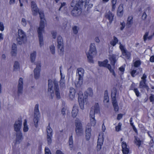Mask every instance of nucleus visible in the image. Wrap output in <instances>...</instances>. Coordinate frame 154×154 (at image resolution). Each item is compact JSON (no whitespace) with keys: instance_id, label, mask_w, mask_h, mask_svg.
<instances>
[{"instance_id":"nucleus-1","label":"nucleus","mask_w":154,"mask_h":154,"mask_svg":"<svg viewBox=\"0 0 154 154\" xmlns=\"http://www.w3.org/2000/svg\"><path fill=\"white\" fill-rule=\"evenodd\" d=\"M85 0H73L71 4V5L74 8L72 11L71 14L74 16L79 15L81 13V7L82 4Z\"/></svg>"},{"instance_id":"nucleus-2","label":"nucleus","mask_w":154,"mask_h":154,"mask_svg":"<svg viewBox=\"0 0 154 154\" xmlns=\"http://www.w3.org/2000/svg\"><path fill=\"white\" fill-rule=\"evenodd\" d=\"M41 19L39 27L38 28V32L40 46L43 45V38L42 33L44 31V15L43 12L42 11H40L38 13Z\"/></svg>"},{"instance_id":"nucleus-3","label":"nucleus","mask_w":154,"mask_h":154,"mask_svg":"<svg viewBox=\"0 0 154 154\" xmlns=\"http://www.w3.org/2000/svg\"><path fill=\"white\" fill-rule=\"evenodd\" d=\"M96 54L97 50L95 43H91L89 51L86 53L87 58L89 62L93 63V57L96 55Z\"/></svg>"},{"instance_id":"nucleus-4","label":"nucleus","mask_w":154,"mask_h":154,"mask_svg":"<svg viewBox=\"0 0 154 154\" xmlns=\"http://www.w3.org/2000/svg\"><path fill=\"white\" fill-rule=\"evenodd\" d=\"M18 36L17 37V41L18 44L21 45L25 43L27 40L25 32L22 29L18 30Z\"/></svg>"},{"instance_id":"nucleus-5","label":"nucleus","mask_w":154,"mask_h":154,"mask_svg":"<svg viewBox=\"0 0 154 154\" xmlns=\"http://www.w3.org/2000/svg\"><path fill=\"white\" fill-rule=\"evenodd\" d=\"M84 70L82 68H79L77 69L76 72V76H78L79 81L75 84V85L77 87H79L82 84L83 76Z\"/></svg>"},{"instance_id":"nucleus-6","label":"nucleus","mask_w":154,"mask_h":154,"mask_svg":"<svg viewBox=\"0 0 154 154\" xmlns=\"http://www.w3.org/2000/svg\"><path fill=\"white\" fill-rule=\"evenodd\" d=\"M57 48L59 54L60 55H63L64 52L63 47V42L62 38L61 36H58L57 38Z\"/></svg>"},{"instance_id":"nucleus-7","label":"nucleus","mask_w":154,"mask_h":154,"mask_svg":"<svg viewBox=\"0 0 154 154\" xmlns=\"http://www.w3.org/2000/svg\"><path fill=\"white\" fill-rule=\"evenodd\" d=\"M38 108L39 104H36L34 107L33 116V121L35 125H37L38 124V122L40 116Z\"/></svg>"},{"instance_id":"nucleus-8","label":"nucleus","mask_w":154,"mask_h":154,"mask_svg":"<svg viewBox=\"0 0 154 154\" xmlns=\"http://www.w3.org/2000/svg\"><path fill=\"white\" fill-rule=\"evenodd\" d=\"M103 133H100L98 136L97 145V149L98 151L100 150L101 149L103 144Z\"/></svg>"},{"instance_id":"nucleus-9","label":"nucleus","mask_w":154,"mask_h":154,"mask_svg":"<svg viewBox=\"0 0 154 154\" xmlns=\"http://www.w3.org/2000/svg\"><path fill=\"white\" fill-rule=\"evenodd\" d=\"M36 67L34 70V78L35 79H38L40 76L41 65L40 62L36 64Z\"/></svg>"},{"instance_id":"nucleus-10","label":"nucleus","mask_w":154,"mask_h":154,"mask_svg":"<svg viewBox=\"0 0 154 154\" xmlns=\"http://www.w3.org/2000/svg\"><path fill=\"white\" fill-rule=\"evenodd\" d=\"M120 44L119 48L122 52V55L125 56L127 59H129L131 56L130 53L120 43Z\"/></svg>"},{"instance_id":"nucleus-11","label":"nucleus","mask_w":154,"mask_h":154,"mask_svg":"<svg viewBox=\"0 0 154 154\" xmlns=\"http://www.w3.org/2000/svg\"><path fill=\"white\" fill-rule=\"evenodd\" d=\"M53 82L55 94L57 98L59 99L60 98V96L58 82L56 80H54Z\"/></svg>"},{"instance_id":"nucleus-12","label":"nucleus","mask_w":154,"mask_h":154,"mask_svg":"<svg viewBox=\"0 0 154 154\" xmlns=\"http://www.w3.org/2000/svg\"><path fill=\"white\" fill-rule=\"evenodd\" d=\"M31 7L32 15L34 16L37 15L40 11L39 10L36 3L33 1L31 2Z\"/></svg>"},{"instance_id":"nucleus-13","label":"nucleus","mask_w":154,"mask_h":154,"mask_svg":"<svg viewBox=\"0 0 154 154\" xmlns=\"http://www.w3.org/2000/svg\"><path fill=\"white\" fill-rule=\"evenodd\" d=\"M100 108L99 104L97 103L93 106L91 109L90 114L95 115V113H97L100 112Z\"/></svg>"},{"instance_id":"nucleus-14","label":"nucleus","mask_w":154,"mask_h":154,"mask_svg":"<svg viewBox=\"0 0 154 154\" xmlns=\"http://www.w3.org/2000/svg\"><path fill=\"white\" fill-rule=\"evenodd\" d=\"M118 58V56L115 54H110L109 56V59L112 65L114 66Z\"/></svg>"},{"instance_id":"nucleus-15","label":"nucleus","mask_w":154,"mask_h":154,"mask_svg":"<svg viewBox=\"0 0 154 154\" xmlns=\"http://www.w3.org/2000/svg\"><path fill=\"white\" fill-rule=\"evenodd\" d=\"M23 79L22 78H20L18 81L17 86V92L19 94H21L23 90Z\"/></svg>"},{"instance_id":"nucleus-16","label":"nucleus","mask_w":154,"mask_h":154,"mask_svg":"<svg viewBox=\"0 0 154 154\" xmlns=\"http://www.w3.org/2000/svg\"><path fill=\"white\" fill-rule=\"evenodd\" d=\"M53 84L51 81H48V93L51 96V98L52 99L54 96V93L53 90H52Z\"/></svg>"},{"instance_id":"nucleus-17","label":"nucleus","mask_w":154,"mask_h":154,"mask_svg":"<svg viewBox=\"0 0 154 154\" xmlns=\"http://www.w3.org/2000/svg\"><path fill=\"white\" fill-rule=\"evenodd\" d=\"M114 16V14L110 11L107 12L105 15V17L109 20L110 23H111L112 21Z\"/></svg>"},{"instance_id":"nucleus-18","label":"nucleus","mask_w":154,"mask_h":154,"mask_svg":"<svg viewBox=\"0 0 154 154\" xmlns=\"http://www.w3.org/2000/svg\"><path fill=\"white\" fill-rule=\"evenodd\" d=\"M75 93L76 91L74 88L72 87H71L69 88V96L70 99L72 100L74 98Z\"/></svg>"},{"instance_id":"nucleus-19","label":"nucleus","mask_w":154,"mask_h":154,"mask_svg":"<svg viewBox=\"0 0 154 154\" xmlns=\"http://www.w3.org/2000/svg\"><path fill=\"white\" fill-rule=\"evenodd\" d=\"M146 80H142L140 81L139 87L140 88H146L147 91H149V88L146 84Z\"/></svg>"},{"instance_id":"nucleus-20","label":"nucleus","mask_w":154,"mask_h":154,"mask_svg":"<svg viewBox=\"0 0 154 154\" xmlns=\"http://www.w3.org/2000/svg\"><path fill=\"white\" fill-rule=\"evenodd\" d=\"M91 129L90 126H88L86 128V139L87 140H89L91 137Z\"/></svg>"},{"instance_id":"nucleus-21","label":"nucleus","mask_w":154,"mask_h":154,"mask_svg":"<svg viewBox=\"0 0 154 154\" xmlns=\"http://www.w3.org/2000/svg\"><path fill=\"white\" fill-rule=\"evenodd\" d=\"M22 134L20 132L16 133V141L17 143H20L22 141Z\"/></svg>"},{"instance_id":"nucleus-22","label":"nucleus","mask_w":154,"mask_h":154,"mask_svg":"<svg viewBox=\"0 0 154 154\" xmlns=\"http://www.w3.org/2000/svg\"><path fill=\"white\" fill-rule=\"evenodd\" d=\"M85 100L84 98L82 97H79L78 98V101L79 103V105L80 106L81 109H84V103Z\"/></svg>"},{"instance_id":"nucleus-23","label":"nucleus","mask_w":154,"mask_h":154,"mask_svg":"<svg viewBox=\"0 0 154 154\" xmlns=\"http://www.w3.org/2000/svg\"><path fill=\"white\" fill-rule=\"evenodd\" d=\"M123 5L122 4H120L119 6L117 12V15L118 16H121L123 14Z\"/></svg>"},{"instance_id":"nucleus-24","label":"nucleus","mask_w":154,"mask_h":154,"mask_svg":"<svg viewBox=\"0 0 154 154\" xmlns=\"http://www.w3.org/2000/svg\"><path fill=\"white\" fill-rule=\"evenodd\" d=\"M75 131L77 134L78 135L80 136L83 134V130L81 126H76Z\"/></svg>"},{"instance_id":"nucleus-25","label":"nucleus","mask_w":154,"mask_h":154,"mask_svg":"<svg viewBox=\"0 0 154 154\" xmlns=\"http://www.w3.org/2000/svg\"><path fill=\"white\" fill-rule=\"evenodd\" d=\"M149 33V32H146L143 36V40L144 42H145L147 39H148L149 40H151L152 38L153 35L148 36Z\"/></svg>"},{"instance_id":"nucleus-26","label":"nucleus","mask_w":154,"mask_h":154,"mask_svg":"<svg viewBox=\"0 0 154 154\" xmlns=\"http://www.w3.org/2000/svg\"><path fill=\"white\" fill-rule=\"evenodd\" d=\"M108 61L107 60H104L103 62H98V64L99 66H103L107 67L108 65H109V64H108Z\"/></svg>"},{"instance_id":"nucleus-27","label":"nucleus","mask_w":154,"mask_h":154,"mask_svg":"<svg viewBox=\"0 0 154 154\" xmlns=\"http://www.w3.org/2000/svg\"><path fill=\"white\" fill-rule=\"evenodd\" d=\"M84 94L85 95L87 96H89L90 97H92L93 95L92 89L91 88H89L85 92Z\"/></svg>"},{"instance_id":"nucleus-28","label":"nucleus","mask_w":154,"mask_h":154,"mask_svg":"<svg viewBox=\"0 0 154 154\" xmlns=\"http://www.w3.org/2000/svg\"><path fill=\"white\" fill-rule=\"evenodd\" d=\"M94 117V115L90 114V121L91 125H95L96 124V121Z\"/></svg>"},{"instance_id":"nucleus-29","label":"nucleus","mask_w":154,"mask_h":154,"mask_svg":"<svg viewBox=\"0 0 154 154\" xmlns=\"http://www.w3.org/2000/svg\"><path fill=\"white\" fill-rule=\"evenodd\" d=\"M78 110L77 107L73 106L72 112V116L73 117H75L77 115Z\"/></svg>"},{"instance_id":"nucleus-30","label":"nucleus","mask_w":154,"mask_h":154,"mask_svg":"<svg viewBox=\"0 0 154 154\" xmlns=\"http://www.w3.org/2000/svg\"><path fill=\"white\" fill-rule=\"evenodd\" d=\"M133 17L131 16L129 17L127 19L126 26L128 27H130L133 23Z\"/></svg>"},{"instance_id":"nucleus-31","label":"nucleus","mask_w":154,"mask_h":154,"mask_svg":"<svg viewBox=\"0 0 154 154\" xmlns=\"http://www.w3.org/2000/svg\"><path fill=\"white\" fill-rule=\"evenodd\" d=\"M15 44H13L12 46V49L11 54L12 56H15L17 54V49Z\"/></svg>"},{"instance_id":"nucleus-32","label":"nucleus","mask_w":154,"mask_h":154,"mask_svg":"<svg viewBox=\"0 0 154 154\" xmlns=\"http://www.w3.org/2000/svg\"><path fill=\"white\" fill-rule=\"evenodd\" d=\"M36 56V52L34 51L30 54V59L32 62H33L35 60Z\"/></svg>"},{"instance_id":"nucleus-33","label":"nucleus","mask_w":154,"mask_h":154,"mask_svg":"<svg viewBox=\"0 0 154 154\" xmlns=\"http://www.w3.org/2000/svg\"><path fill=\"white\" fill-rule=\"evenodd\" d=\"M118 40L115 36L113 37V40L111 41L110 42V44L113 46H115L116 44L118 42Z\"/></svg>"},{"instance_id":"nucleus-34","label":"nucleus","mask_w":154,"mask_h":154,"mask_svg":"<svg viewBox=\"0 0 154 154\" xmlns=\"http://www.w3.org/2000/svg\"><path fill=\"white\" fill-rule=\"evenodd\" d=\"M22 123V117L21 116H20L15 121L14 125H21Z\"/></svg>"},{"instance_id":"nucleus-35","label":"nucleus","mask_w":154,"mask_h":154,"mask_svg":"<svg viewBox=\"0 0 154 154\" xmlns=\"http://www.w3.org/2000/svg\"><path fill=\"white\" fill-rule=\"evenodd\" d=\"M69 145L70 148V149H72L73 147V139L72 137L70 136L69 138Z\"/></svg>"},{"instance_id":"nucleus-36","label":"nucleus","mask_w":154,"mask_h":154,"mask_svg":"<svg viewBox=\"0 0 154 154\" xmlns=\"http://www.w3.org/2000/svg\"><path fill=\"white\" fill-rule=\"evenodd\" d=\"M134 137V143L138 146H140L141 144V141L140 140L139 138L137 137L136 136H135Z\"/></svg>"},{"instance_id":"nucleus-37","label":"nucleus","mask_w":154,"mask_h":154,"mask_svg":"<svg viewBox=\"0 0 154 154\" xmlns=\"http://www.w3.org/2000/svg\"><path fill=\"white\" fill-rule=\"evenodd\" d=\"M52 130L50 126H48L47 128V135H52Z\"/></svg>"},{"instance_id":"nucleus-38","label":"nucleus","mask_w":154,"mask_h":154,"mask_svg":"<svg viewBox=\"0 0 154 154\" xmlns=\"http://www.w3.org/2000/svg\"><path fill=\"white\" fill-rule=\"evenodd\" d=\"M14 70L15 71L17 70L19 68V63L17 61H15L14 62Z\"/></svg>"},{"instance_id":"nucleus-39","label":"nucleus","mask_w":154,"mask_h":154,"mask_svg":"<svg viewBox=\"0 0 154 154\" xmlns=\"http://www.w3.org/2000/svg\"><path fill=\"white\" fill-rule=\"evenodd\" d=\"M52 135H47V141L48 144H51L52 142Z\"/></svg>"},{"instance_id":"nucleus-40","label":"nucleus","mask_w":154,"mask_h":154,"mask_svg":"<svg viewBox=\"0 0 154 154\" xmlns=\"http://www.w3.org/2000/svg\"><path fill=\"white\" fill-rule=\"evenodd\" d=\"M50 50L51 54H54L55 53V47L54 45H52L50 47Z\"/></svg>"},{"instance_id":"nucleus-41","label":"nucleus","mask_w":154,"mask_h":154,"mask_svg":"<svg viewBox=\"0 0 154 154\" xmlns=\"http://www.w3.org/2000/svg\"><path fill=\"white\" fill-rule=\"evenodd\" d=\"M79 28L76 26H75L72 27V31L73 33L75 34H77L78 32Z\"/></svg>"},{"instance_id":"nucleus-42","label":"nucleus","mask_w":154,"mask_h":154,"mask_svg":"<svg viewBox=\"0 0 154 154\" xmlns=\"http://www.w3.org/2000/svg\"><path fill=\"white\" fill-rule=\"evenodd\" d=\"M117 92V90L116 88H113L111 92V97H116Z\"/></svg>"},{"instance_id":"nucleus-43","label":"nucleus","mask_w":154,"mask_h":154,"mask_svg":"<svg viewBox=\"0 0 154 154\" xmlns=\"http://www.w3.org/2000/svg\"><path fill=\"white\" fill-rule=\"evenodd\" d=\"M65 80L64 79H61L60 81V86L61 88H63L65 87Z\"/></svg>"},{"instance_id":"nucleus-44","label":"nucleus","mask_w":154,"mask_h":154,"mask_svg":"<svg viewBox=\"0 0 154 154\" xmlns=\"http://www.w3.org/2000/svg\"><path fill=\"white\" fill-rule=\"evenodd\" d=\"M122 151L123 154H129L130 153L128 147L122 149Z\"/></svg>"},{"instance_id":"nucleus-45","label":"nucleus","mask_w":154,"mask_h":154,"mask_svg":"<svg viewBox=\"0 0 154 154\" xmlns=\"http://www.w3.org/2000/svg\"><path fill=\"white\" fill-rule=\"evenodd\" d=\"M107 68L109 70L110 72L112 73V75L115 76V74L113 70L111 68V66L110 65H108V67Z\"/></svg>"},{"instance_id":"nucleus-46","label":"nucleus","mask_w":154,"mask_h":154,"mask_svg":"<svg viewBox=\"0 0 154 154\" xmlns=\"http://www.w3.org/2000/svg\"><path fill=\"white\" fill-rule=\"evenodd\" d=\"M140 61L137 60L134 63V66L135 67H137L140 66Z\"/></svg>"},{"instance_id":"nucleus-47","label":"nucleus","mask_w":154,"mask_h":154,"mask_svg":"<svg viewBox=\"0 0 154 154\" xmlns=\"http://www.w3.org/2000/svg\"><path fill=\"white\" fill-rule=\"evenodd\" d=\"M75 125H82L81 121L78 118H76L75 121Z\"/></svg>"},{"instance_id":"nucleus-48","label":"nucleus","mask_w":154,"mask_h":154,"mask_svg":"<svg viewBox=\"0 0 154 154\" xmlns=\"http://www.w3.org/2000/svg\"><path fill=\"white\" fill-rule=\"evenodd\" d=\"M115 111H117L119 110V107L117 103L112 104Z\"/></svg>"},{"instance_id":"nucleus-49","label":"nucleus","mask_w":154,"mask_h":154,"mask_svg":"<svg viewBox=\"0 0 154 154\" xmlns=\"http://www.w3.org/2000/svg\"><path fill=\"white\" fill-rule=\"evenodd\" d=\"M104 102H106L107 103L109 102V97H108V95L107 94L105 93V94H104Z\"/></svg>"},{"instance_id":"nucleus-50","label":"nucleus","mask_w":154,"mask_h":154,"mask_svg":"<svg viewBox=\"0 0 154 154\" xmlns=\"http://www.w3.org/2000/svg\"><path fill=\"white\" fill-rule=\"evenodd\" d=\"M21 23L23 26H26L27 23L26 20L25 18H22L21 20Z\"/></svg>"},{"instance_id":"nucleus-51","label":"nucleus","mask_w":154,"mask_h":154,"mask_svg":"<svg viewBox=\"0 0 154 154\" xmlns=\"http://www.w3.org/2000/svg\"><path fill=\"white\" fill-rule=\"evenodd\" d=\"M20 126H15V130L17 132V133H18L19 132H20Z\"/></svg>"},{"instance_id":"nucleus-52","label":"nucleus","mask_w":154,"mask_h":154,"mask_svg":"<svg viewBox=\"0 0 154 154\" xmlns=\"http://www.w3.org/2000/svg\"><path fill=\"white\" fill-rule=\"evenodd\" d=\"M45 154H51L49 149L47 147L45 148Z\"/></svg>"},{"instance_id":"nucleus-53","label":"nucleus","mask_w":154,"mask_h":154,"mask_svg":"<svg viewBox=\"0 0 154 154\" xmlns=\"http://www.w3.org/2000/svg\"><path fill=\"white\" fill-rule=\"evenodd\" d=\"M133 90L135 92L136 95L137 97H138L139 96L140 93L138 89L137 88H134Z\"/></svg>"},{"instance_id":"nucleus-54","label":"nucleus","mask_w":154,"mask_h":154,"mask_svg":"<svg viewBox=\"0 0 154 154\" xmlns=\"http://www.w3.org/2000/svg\"><path fill=\"white\" fill-rule=\"evenodd\" d=\"M122 149L127 148V146L125 142L123 141L122 143Z\"/></svg>"},{"instance_id":"nucleus-55","label":"nucleus","mask_w":154,"mask_h":154,"mask_svg":"<svg viewBox=\"0 0 154 154\" xmlns=\"http://www.w3.org/2000/svg\"><path fill=\"white\" fill-rule=\"evenodd\" d=\"M149 100L152 103H154V95L152 94H151V95L149 97Z\"/></svg>"},{"instance_id":"nucleus-56","label":"nucleus","mask_w":154,"mask_h":154,"mask_svg":"<svg viewBox=\"0 0 154 154\" xmlns=\"http://www.w3.org/2000/svg\"><path fill=\"white\" fill-rule=\"evenodd\" d=\"M137 72L136 70H133L131 72V75L133 77H134L136 75V73Z\"/></svg>"},{"instance_id":"nucleus-57","label":"nucleus","mask_w":154,"mask_h":154,"mask_svg":"<svg viewBox=\"0 0 154 154\" xmlns=\"http://www.w3.org/2000/svg\"><path fill=\"white\" fill-rule=\"evenodd\" d=\"M4 27L3 23L2 22H0V30L3 31L4 30Z\"/></svg>"},{"instance_id":"nucleus-58","label":"nucleus","mask_w":154,"mask_h":154,"mask_svg":"<svg viewBox=\"0 0 154 154\" xmlns=\"http://www.w3.org/2000/svg\"><path fill=\"white\" fill-rule=\"evenodd\" d=\"M146 16L147 15L145 12H144L142 16V19L143 20H145L146 18Z\"/></svg>"},{"instance_id":"nucleus-59","label":"nucleus","mask_w":154,"mask_h":154,"mask_svg":"<svg viewBox=\"0 0 154 154\" xmlns=\"http://www.w3.org/2000/svg\"><path fill=\"white\" fill-rule=\"evenodd\" d=\"M112 104L117 103L116 97H112Z\"/></svg>"},{"instance_id":"nucleus-60","label":"nucleus","mask_w":154,"mask_h":154,"mask_svg":"<svg viewBox=\"0 0 154 154\" xmlns=\"http://www.w3.org/2000/svg\"><path fill=\"white\" fill-rule=\"evenodd\" d=\"M121 126H116L115 127L116 130L117 131H119L121 130Z\"/></svg>"},{"instance_id":"nucleus-61","label":"nucleus","mask_w":154,"mask_h":154,"mask_svg":"<svg viewBox=\"0 0 154 154\" xmlns=\"http://www.w3.org/2000/svg\"><path fill=\"white\" fill-rule=\"evenodd\" d=\"M121 25L122 26L120 28V29L121 30H122L125 27V23H124L123 22L122 23H121Z\"/></svg>"},{"instance_id":"nucleus-62","label":"nucleus","mask_w":154,"mask_h":154,"mask_svg":"<svg viewBox=\"0 0 154 154\" xmlns=\"http://www.w3.org/2000/svg\"><path fill=\"white\" fill-rule=\"evenodd\" d=\"M29 128L28 126H24L23 131L24 132H26L28 131Z\"/></svg>"},{"instance_id":"nucleus-63","label":"nucleus","mask_w":154,"mask_h":154,"mask_svg":"<svg viewBox=\"0 0 154 154\" xmlns=\"http://www.w3.org/2000/svg\"><path fill=\"white\" fill-rule=\"evenodd\" d=\"M66 4V3H65V2H63V3H61V6L59 9V10L60 11L61 8H63V7L65 6Z\"/></svg>"},{"instance_id":"nucleus-64","label":"nucleus","mask_w":154,"mask_h":154,"mask_svg":"<svg viewBox=\"0 0 154 154\" xmlns=\"http://www.w3.org/2000/svg\"><path fill=\"white\" fill-rule=\"evenodd\" d=\"M52 34L53 38H56V35H57V32H52Z\"/></svg>"}]
</instances>
